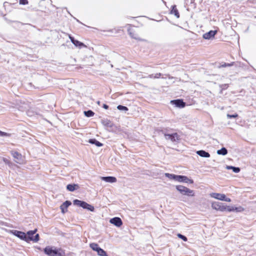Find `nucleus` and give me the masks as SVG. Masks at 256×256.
<instances>
[{
  "label": "nucleus",
  "instance_id": "7ed1b4c3",
  "mask_svg": "<svg viewBox=\"0 0 256 256\" xmlns=\"http://www.w3.org/2000/svg\"><path fill=\"white\" fill-rule=\"evenodd\" d=\"M176 190L182 194L186 195L188 196H194V192L193 190L181 185L177 186H176Z\"/></svg>",
  "mask_w": 256,
  "mask_h": 256
},
{
  "label": "nucleus",
  "instance_id": "a878e982",
  "mask_svg": "<svg viewBox=\"0 0 256 256\" xmlns=\"http://www.w3.org/2000/svg\"><path fill=\"white\" fill-rule=\"evenodd\" d=\"M228 169H232L234 172L238 173L240 172V168H236L232 166H227Z\"/></svg>",
  "mask_w": 256,
  "mask_h": 256
},
{
  "label": "nucleus",
  "instance_id": "dca6fc26",
  "mask_svg": "<svg viewBox=\"0 0 256 256\" xmlns=\"http://www.w3.org/2000/svg\"><path fill=\"white\" fill-rule=\"evenodd\" d=\"M69 38L70 40V41L72 42L76 46L78 47H82V46H86L82 42L74 40V38L72 36L70 35H69Z\"/></svg>",
  "mask_w": 256,
  "mask_h": 256
},
{
  "label": "nucleus",
  "instance_id": "f704fd0d",
  "mask_svg": "<svg viewBox=\"0 0 256 256\" xmlns=\"http://www.w3.org/2000/svg\"><path fill=\"white\" fill-rule=\"evenodd\" d=\"M103 108L106 110L108 109L109 106L108 105L106 104H103Z\"/></svg>",
  "mask_w": 256,
  "mask_h": 256
},
{
  "label": "nucleus",
  "instance_id": "72a5a7b5",
  "mask_svg": "<svg viewBox=\"0 0 256 256\" xmlns=\"http://www.w3.org/2000/svg\"><path fill=\"white\" fill-rule=\"evenodd\" d=\"M20 4L25 5L28 4V0H20Z\"/></svg>",
  "mask_w": 256,
  "mask_h": 256
},
{
  "label": "nucleus",
  "instance_id": "20e7f679",
  "mask_svg": "<svg viewBox=\"0 0 256 256\" xmlns=\"http://www.w3.org/2000/svg\"><path fill=\"white\" fill-rule=\"evenodd\" d=\"M74 204L79 206L82 207L84 208L87 209L91 212L94 210V208L92 205L86 203L85 202L81 201L78 200H74Z\"/></svg>",
  "mask_w": 256,
  "mask_h": 256
},
{
  "label": "nucleus",
  "instance_id": "c9c22d12",
  "mask_svg": "<svg viewBox=\"0 0 256 256\" xmlns=\"http://www.w3.org/2000/svg\"><path fill=\"white\" fill-rule=\"evenodd\" d=\"M4 161L5 162H8V160H6V158H4Z\"/></svg>",
  "mask_w": 256,
  "mask_h": 256
},
{
  "label": "nucleus",
  "instance_id": "2f4dec72",
  "mask_svg": "<svg viewBox=\"0 0 256 256\" xmlns=\"http://www.w3.org/2000/svg\"><path fill=\"white\" fill-rule=\"evenodd\" d=\"M0 136H10L11 134L6 132H3L0 130Z\"/></svg>",
  "mask_w": 256,
  "mask_h": 256
},
{
  "label": "nucleus",
  "instance_id": "2eb2a0df",
  "mask_svg": "<svg viewBox=\"0 0 256 256\" xmlns=\"http://www.w3.org/2000/svg\"><path fill=\"white\" fill-rule=\"evenodd\" d=\"M217 33V30H210V32L205 33L203 35V38L206 40H209L212 38H214Z\"/></svg>",
  "mask_w": 256,
  "mask_h": 256
},
{
  "label": "nucleus",
  "instance_id": "6ab92c4d",
  "mask_svg": "<svg viewBox=\"0 0 256 256\" xmlns=\"http://www.w3.org/2000/svg\"><path fill=\"white\" fill-rule=\"evenodd\" d=\"M244 209L242 206H240L238 208H234L233 206H229V208L228 210V212H234L236 211V212H242L244 211Z\"/></svg>",
  "mask_w": 256,
  "mask_h": 256
},
{
  "label": "nucleus",
  "instance_id": "4468645a",
  "mask_svg": "<svg viewBox=\"0 0 256 256\" xmlns=\"http://www.w3.org/2000/svg\"><path fill=\"white\" fill-rule=\"evenodd\" d=\"M110 222L118 227L120 226L122 224V220L118 217H116L110 219Z\"/></svg>",
  "mask_w": 256,
  "mask_h": 256
},
{
  "label": "nucleus",
  "instance_id": "f8f14e48",
  "mask_svg": "<svg viewBox=\"0 0 256 256\" xmlns=\"http://www.w3.org/2000/svg\"><path fill=\"white\" fill-rule=\"evenodd\" d=\"M170 102L174 104L176 106L180 108H183L186 106V103L184 102L182 100H172Z\"/></svg>",
  "mask_w": 256,
  "mask_h": 256
},
{
  "label": "nucleus",
  "instance_id": "f257e3e1",
  "mask_svg": "<svg viewBox=\"0 0 256 256\" xmlns=\"http://www.w3.org/2000/svg\"><path fill=\"white\" fill-rule=\"evenodd\" d=\"M128 32L132 38L139 41L144 40L141 38L142 30L138 27L129 24L128 28Z\"/></svg>",
  "mask_w": 256,
  "mask_h": 256
},
{
  "label": "nucleus",
  "instance_id": "aec40b11",
  "mask_svg": "<svg viewBox=\"0 0 256 256\" xmlns=\"http://www.w3.org/2000/svg\"><path fill=\"white\" fill-rule=\"evenodd\" d=\"M196 154L202 157L209 158L210 156L208 152L203 150L197 151Z\"/></svg>",
  "mask_w": 256,
  "mask_h": 256
},
{
  "label": "nucleus",
  "instance_id": "9b49d317",
  "mask_svg": "<svg viewBox=\"0 0 256 256\" xmlns=\"http://www.w3.org/2000/svg\"><path fill=\"white\" fill-rule=\"evenodd\" d=\"M175 180L179 182H189L190 184H193L194 182L192 180L189 179L188 177L184 176L176 175Z\"/></svg>",
  "mask_w": 256,
  "mask_h": 256
},
{
  "label": "nucleus",
  "instance_id": "cd10ccee",
  "mask_svg": "<svg viewBox=\"0 0 256 256\" xmlns=\"http://www.w3.org/2000/svg\"><path fill=\"white\" fill-rule=\"evenodd\" d=\"M177 236L178 238H181L184 242H186L188 240V238H186V237L180 234H177Z\"/></svg>",
  "mask_w": 256,
  "mask_h": 256
},
{
  "label": "nucleus",
  "instance_id": "f3484780",
  "mask_svg": "<svg viewBox=\"0 0 256 256\" xmlns=\"http://www.w3.org/2000/svg\"><path fill=\"white\" fill-rule=\"evenodd\" d=\"M71 202L68 200L64 202L60 206L62 213H65L67 211L68 208L71 205Z\"/></svg>",
  "mask_w": 256,
  "mask_h": 256
},
{
  "label": "nucleus",
  "instance_id": "a211bd4d",
  "mask_svg": "<svg viewBox=\"0 0 256 256\" xmlns=\"http://www.w3.org/2000/svg\"><path fill=\"white\" fill-rule=\"evenodd\" d=\"M102 180H104L106 182H116V178L114 176H106L102 177Z\"/></svg>",
  "mask_w": 256,
  "mask_h": 256
},
{
  "label": "nucleus",
  "instance_id": "f03ea898",
  "mask_svg": "<svg viewBox=\"0 0 256 256\" xmlns=\"http://www.w3.org/2000/svg\"><path fill=\"white\" fill-rule=\"evenodd\" d=\"M44 252L46 254L50 256H64V252L61 250H53L52 248L50 246H46L44 249Z\"/></svg>",
  "mask_w": 256,
  "mask_h": 256
},
{
  "label": "nucleus",
  "instance_id": "b1692460",
  "mask_svg": "<svg viewBox=\"0 0 256 256\" xmlns=\"http://www.w3.org/2000/svg\"><path fill=\"white\" fill-rule=\"evenodd\" d=\"M90 142L92 144H94L98 146H102V143H100V142H98L94 139L90 140Z\"/></svg>",
  "mask_w": 256,
  "mask_h": 256
},
{
  "label": "nucleus",
  "instance_id": "4be33fe9",
  "mask_svg": "<svg viewBox=\"0 0 256 256\" xmlns=\"http://www.w3.org/2000/svg\"><path fill=\"white\" fill-rule=\"evenodd\" d=\"M76 186L78 187V185L75 184H69L66 186V188L68 190H69L70 192H73L76 190Z\"/></svg>",
  "mask_w": 256,
  "mask_h": 256
},
{
  "label": "nucleus",
  "instance_id": "bb28decb",
  "mask_svg": "<svg viewBox=\"0 0 256 256\" xmlns=\"http://www.w3.org/2000/svg\"><path fill=\"white\" fill-rule=\"evenodd\" d=\"M165 176L170 179H174V180H176V175H175L174 174H170L168 173L165 174Z\"/></svg>",
  "mask_w": 256,
  "mask_h": 256
},
{
  "label": "nucleus",
  "instance_id": "6e6552de",
  "mask_svg": "<svg viewBox=\"0 0 256 256\" xmlns=\"http://www.w3.org/2000/svg\"><path fill=\"white\" fill-rule=\"evenodd\" d=\"M210 195L212 198L218 200H224L227 202H231V199L230 198H226V195L224 194L214 192L211 194Z\"/></svg>",
  "mask_w": 256,
  "mask_h": 256
},
{
  "label": "nucleus",
  "instance_id": "7c9ffc66",
  "mask_svg": "<svg viewBox=\"0 0 256 256\" xmlns=\"http://www.w3.org/2000/svg\"><path fill=\"white\" fill-rule=\"evenodd\" d=\"M227 117L229 118H236L238 117V114L236 113H235L234 114H228Z\"/></svg>",
  "mask_w": 256,
  "mask_h": 256
},
{
  "label": "nucleus",
  "instance_id": "5701e85b",
  "mask_svg": "<svg viewBox=\"0 0 256 256\" xmlns=\"http://www.w3.org/2000/svg\"><path fill=\"white\" fill-rule=\"evenodd\" d=\"M227 153H228L227 150L224 148H222L220 150H218L217 151V154H218L226 155L227 154Z\"/></svg>",
  "mask_w": 256,
  "mask_h": 256
},
{
  "label": "nucleus",
  "instance_id": "c85d7f7f",
  "mask_svg": "<svg viewBox=\"0 0 256 256\" xmlns=\"http://www.w3.org/2000/svg\"><path fill=\"white\" fill-rule=\"evenodd\" d=\"M234 64V62H232L230 63V64L224 62L220 66V68H221V67L225 68V67H227V66H233Z\"/></svg>",
  "mask_w": 256,
  "mask_h": 256
},
{
  "label": "nucleus",
  "instance_id": "39448f33",
  "mask_svg": "<svg viewBox=\"0 0 256 256\" xmlns=\"http://www.w3.org/2000/svg\"><path fill=\"white\" fill-rule=\"evenodd\" d=\"M212 207L213 209L216 210H219L221 212L228 211L229 208V206L224 204H223L214 202H212Z\"/></svg>",
  "mask_w": 256,
  "mask_h": 256
},
{
  "label": "nucleus",
  "instance_id": "0eeeda50",
  "mask_svg": "<svg viewBox=\"0 0 256 256\" xmlns=\"http://www.w3.org/2000/svg\"><path fill=\"white\" fill-rule=\"evenodd\" d=\"M37 232V229L36 228L34 230H30L27 232L26 237H30L32 240H28L26 242H30V241H33L34 242H37L40 240V236L38 234H36L35 236H33L34 234Z\"/></svg>",
  "mask_w": 256,
  "mask_h": 256
},
{
  "label": "nucleus",
  "instance_id": "ddd939ff",
  "mask_svg": "<svg viewBox=\"0 0 256 256\" xmlns=\"http://www.w3.org/2000/svg\"><path fill=\"white\" fill-rule=\"evenodd\" d=\"M165 137L166 139H170L172 142H176L179 140V136L177 133H174L171 134H165Z\"/></svg>",
  "mask_w": 256,
  "mask_h": 256
},
{
  "label": "nucleus",
  "instance_id": "393cba45",
  "mask_svg": "<svg viewBox=\"0 0 256 256\" xmlns=\"http://www.w3.org/2000/svg\"><path fill=\"white\" fill-rule=\"evenodd\" d=\"M84 114L88 117H91L94 116V113L91 110L84 112Z\"/></svg>",
  "mask_w": 256,
  "mask_h": 256
},
{
  "label": "nucleus",
  "instance_id": "1a4fd4ad",
  "mask_svg": "<svg viewBox=\"0 0 256 256\" xmlns=\"http://www.w3.org/2000/svg\"><path fill=\"white\" fill-rule=\"evenodd\" d=\"M12 156L16 160L15 162L16 163L22 164L24 162V157L21 154L16 151H12L10 152Z\"/></svg>",
  "mask_w": 256,
  "mask_h": 256
},
{
  "label": "nucleus",
  "instance_id": "c756f323",
  "mask_svg": "<svg viewBox=\"0 0 256 256\" xmlns=\"http://www.w3.org/2000/svg\"><path fill=\"white\" fill-rule=\"evenodd\" d=\"M117 108L119 110H125V111L128 110V108L127 107H126L125 106H122V105L118 106Z\"/></svg>",
  "mask_w": 256,
  "mask_h": 256
},
{
  "label": "nucleus",
  "instance_id": "9d476101",
  "mask_svg": "<svg viewBox=\"0 0 256 256\" xmlns=\"http://www.w3.org/2000/svg\"><path fill=\"white\" fill-rule=\"evenodd\" d=\"M12 232L14 236L25 241H28V240L31 239L30 237H26V234L24 232L14 230L12 231Z\"/></svg>",
  "mask_w": 256,
  "mask_h": 256
},
{
  "label": "nucleus",
  "instance_id": "473e14b6",
  "mask_svg": "<svg viewBox=\"0 0 256 256\" xmlns=\"http://www.w3.org/2000/svg\"><path fill=\"white\" fill-rule=\"evenodd\" d=\"M162 76L161 73H157L155 74L154 76H150V78H160Z\"/></svg>",
  "mask_w": 256,
  "mask_h": 256
},
{
  "label": "nucleus",
  "instance_id": "412c9836",
  "mask_svg": "<svg viewBox=\"0 0 256 256\" xmlns=\"http://www.w3.org/2000/svg\"><path fill=\"white\" fill-rule=\"evenodd\" d=\"M170 14H174L177 18H179L180 16L179 12L176 8V6L174 5L172 6V9L170 11Z\"/></svg>",
  "mask_w": 256,
  "mask_h": 256
},
{
  "label": "nucleus",
  "instance_id": "423d86ee",
  "mask_svg": "<svg viewBox=\"0 0 256 256\" xmlns=\"http://www.w3.org/2000/svg\"><path fill=\"white\" fill-rule=\"evenodd\" d=\"M90 246L93 250L96 252L98 256H108L106 252L103 249L99 247L98 244L92 243L90 244Z\"/></svg>",
  "mask_w": 256,
  "mask_h": 256
}]
</instances>
